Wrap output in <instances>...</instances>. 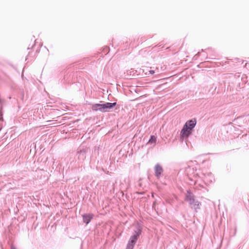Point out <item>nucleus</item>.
I'll list each match as a JSON object with an SVG mask.
<instances>
[{
  "label": "nucleus",
  "instance_id": "nucleus-1",
  "mask_svg": "<svg viewBox=\"0 0 249 249\" xmlns=\"http://www.w3.org/2000/svg\"><path fill=\"white\" fill-rule=\"evenodd\" d=\"M196 124V119H193L187 121L184 125L180 132V136L182 138H187L192 134L194 128Z\"/></svg>",
  "mask_w": 249,
  "mask_h": 249
},
{
  "label": "nucleus",
  "instance_id": "nucleus-2",
  "mask_svg": "<svg viewBox=\"0 0 249 249\" xmlns=\"http://www.w3.org/2000/svg\"><path fill=\"white\" fill-rule=\"evenodd\" d=\"M184 200L187 202L192 209H194L196 212L200 209L201 203L196 199V196L190 190L187 191L185 194Z\"/></svg>",
  "mask_w": 249,
  "mask_h": 249
},
{
  "label": "nucleus",
  "instance_id": "nucleus-3",
  "mask_svg": "<svg viewBox=\"0 0 249 249\" xmlns=\"http://www.w3.org/2000/svg\"><path fill=\"white\" fill-rule=\"evenodd\" d=\"M116 105V102H106L103 104H94L92 105L91 109L93 111H99L101 112H106L113 109Z\"/></svg>",
  "mask_w": 249,
  "mask_h": 249
},
{
  "label": "nucleus",
  "instance_id": "nucleus-4",
  "mask_svg": "<svg viewBox=\"0 0 249 249\" xmlns=\"http://www.w3.org/2000/svg\"><path fill=\"white\" fill-rule=\"evenodd\" d=\"M201 170L197 171V168L194 166L188 165L185 168L184 173L188 177L189 179L194 182H196L195 179L199 177Z\"/></svg>",
  "mask_w": 249,
  "mask_h": 249
},
{
  "label": "nucleus",
  "instance_id": "nucleus-5",
  "mask_svg": "<svg viewBox=\"0 0 249 249\" xmlns=\"http://www.w3.org/2000/svg\"><path fill=\"white\" fill-rule=\"evenodd\" d=\"M199 178H201L206 184H209L214 180V178L211 172L206 170H201Z\"/></svg>",
  "mask_w": 249,
  "mask_h": 249
},
{
  "label": "nucleus",
  "instance_id": "nucleus-6",
  "mask_svg": "<svg viewBox=\"0 0 249 249\" xmlns=\"http://www.w3.org/2000/svg\"><path fill=\"white\" fill-rule=\"evenodd\" d=\"M90 151L89 148L87 146H80L77 150V156L80 161H84L86 158V154Z\"/></svg>",
  "mask_w": 249,
  "mask_h": 249
},
{
  "label": "nucleus",
  "instance_id": "nucleus-7",
  "mask_svg": "<svg viewBox=\"0 0 249 249\" xmlns=\"http://www.w3.org/2000/svg\"><path fill=\"white\" fill-rule=\"evenodd\" d=\"M75 77L73 71L72 69H68L66 70L64 73L63 82L67 84H71Z\"/></svg>",
  "mask_w": 249,
  "mask_h": 249
},
{
  "label": "nucleus",
  "instance_id": "nucleus-8",
  "mask_svg": "<svg viewBox=\"0 0 249 249\" xmlns=\"http://www.w3.org/2000/svg\"><path fill=\"white\" fill-rule=\"evenodd\" d=\"M142 232V227L139 224H137L133 231V235L130 236V238L137 242Z\"/></svg>",
  "mask_w": 249,
  "mask_h": 249
},
{
  "label": "nucleus",
  "instance_id": "nucleus-9",
  "mask_svg": "<svg viewBox=\"0 0 249 249\" xmlns=\"http://www.w3.org/2000/svg\"><path fill=\"white\" fill-rule=\"evenodd\" d=\"M155 176L157 178H160L163 172L162 167L159 163L155 165L154 167Z\"/></svg>",
  "mask_w": 249,
  "mask_h": 249
},
{
  "label": "nucleus",
  "instance_id": "nucleus-10",
  "mask_svg": "<svg viewBox=\"0 0 249 249\" xmlns=\"http://www.w3.org/2000/svg\"><path fill=\"white\" fill-rule=\"evenodd\" d=\"M94 214L92 213H87L82 215L83 222L88 225L94 217Z\"/></svg>",
  "mask_w": 249,
  "mask_h": 249
},
{
  "label": "nucleus",
  "instance_id": "nucleus-11",
  "mask_svg": "<svg viewBox=\"0 0 249 249\" xmlns=\"http://www.w3.org/2000/svg\"><path fill=\"white\" fill-rule=\"evenodd\" d=\"M136 241L129 238L128 243L126 245V249H133Z\"/></svg>",
  "mask_w": 249,
  "mask_h": 249
},
{
  "label": "nucleus",
  "instance_id": "nucleus-12",
  "mask_svg": "<svg viewBox=\"0 0 249 249\" xmlns=\"http://www.w3.org/2000/svg\"><path fill=\"white\" fill-rule=\"evenodd\" d=\"M157 142V137L155 135H151L150 139H149L148 142H147V144H153V146H155L156 145Z\"/></svg>",
  "mask_w": 249,
  "mask_h": 249
},
{
  "label": "nucleus",
  "instance_id": "nucleus-13",
  "mask_svg": "<svg viewBox=\"0 0 249 249\" xmlns=\"http://www.w3.org/2000/svg\"><path fill=\"white\" fill-rule=\"evenodd\" d=\"M99 150H100V147L97 146H95L94 147L93 151H92V155L91 157H95V158H96L97 156H98L99 154Z\"/></svg>",
  "mask_w": 249,
  "mask_h": 249
},
{
  "label": "nucleus",
  "instance_id": "nucleus-14",
  "mask_svg": "<svg viewBox=\"0 0 249 249\" xmlns=\"http://www.w3.org/2000/svg\"><path fill=\"white\" fill-rule=\"evenodd\" d=\"M103 53L104 54H107L109 52V48L107 46H106L103 50Z\"/></svg>",
  "mask_w": 249,
  "mask_h": 249
},
{
  "label": "nucleus",
  "instance_id": "nucleus-15",
  "mask_svg": "<svg viewBox=\"0 0 249 249\" xmlns=\"http://www.w3.org/2000/svg\"><path fill=\"white\" fill-rule=\"evenodd\" d=\"M149 74L150 75H153L155 73V71L153 70H150L149 71Z\"/></svg>",
  "mask_w": 249,
  "mask_h": 249
},
{
  "label": "nucleus",
  "instance_id": "nucleus-16",
  "mask_svg": "<svg viewBox=\"0 0 249 249\" xmlns=\"http://www.w3.org/2000/svg\"><path fill=\"white\" fill-rule=\"evenodd\" d=\"M11 249H17V248L13 244H12L11 245Z\"/></svg>",
  "mask_w": 249,
  "mask_h": 249
},
{
  "label": "nucleus",
  "instance_id": "nucleus-17",
  "mask_svg": "<svg viewBox=\"0 0 249 249\" xmlns=\"http://www.w3.org/2000/svg\"><path fill=\"white\" fill-rule=\"evenodd\" d=\"M199 54H200V52H198L196 54V55H199Z\"/></svg>",
  "mask_w": 249,
  "mask_h": 249
},
{
  "label": "nucleus",
  "instance_id": "nucleus-18",
  "mask_svg": "<svg viewBox=\"0 0 249 249\" xmlns=\"http://www.w3.org/2000/svg\"><path fill=\"white\" fill-rule=\"evenodd\" d=\"M159 47H161V48H163V46H162V45H159Z\"/></svg>",
  "mask_w": 249,
  "mask_h": 249
},
{
  "label": "nucleus",
  "instance_id": "nucleus-19",
  "mask_svg": "<svg viewBox=\"0 0 249 249\" xmlns=\"http://www.w3.org/2000/svg\"><path fill=\"white\" fill-rule=\"evenodd\" d=\"M201 52H204V50L203 49H202V50H201Z\"/></svg>",
  "mask_w": 249,
  "mask_h": 249
},
{
  "label": "nucleus",
  "instance_id": "nucleus-20",
  "mask_svg": "<svg viewBox=\"0 0 249 249\" xmlns=\"http://www.w3.org/2000/svg\"><path fill=\"white\" fill-rule=\"evenodd\" d=\"M236 229H235V232H236ZM235 234V233H234V234Z\"/></svg>",
  "mask_w": 249,
  "mask_h": 249
},
{
  "label": "nucleus",
  "instance_id": "nucleus-21",
  "mask_svg": "<svg viewBox=\"0 0 249 249\" xmlns=\"http://www.w3.org/2000/svg\"><path fill=\"white\" fill-rule=\"evenodd\" d=\"M39 51L38 50H36V52H39Z\"/></svg>",
  "mask_w": 249,
  "mask_h": 249
}]
</instances>
